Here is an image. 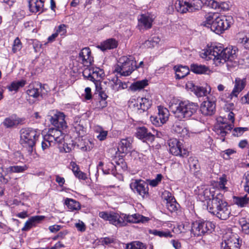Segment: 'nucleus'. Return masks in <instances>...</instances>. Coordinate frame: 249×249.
Here are the masks:
<instances>
[{"label":"nucleus","mask_w":249,"mask_h":249,"mask_svg":"<svg viewBox=\"0 0 249 249\" xmlns=\"http://www.w3.org/2000/svg\"><path fill=\"white\" fill-rule=\"evenodd\" d=\"M44 89V86L40 83L35 82L29 85L26 93L30 97L37 98L40 96L42 97L43 95L45 94L43 91Z\"/></svg>","instance_id":"16"},{"label":"nucleus","mask_w":249,"mask_h":249,"mask_svg":"<svg viewBox=\"0 0 249 249\" xmlns=\"http://www.w3.org/2000/svg\"><path fill=\"white\" fill-rule=\"evenodd\" d=\"M125 249H146V247L142 243L136 241L126 244Z\"/></svg>","instance_id":"43"},{"label":"nucleus","mask_w":249,"mask_h":249,"mask_svg":"<svg viewBox=\"0 0 249 249\" xmlns=\"http://www.w3.org/2000/svg\"><path fill=\"white\" fill-rule=\"evenodd\" d=\"M95 87H96V90L97 92H99V95L102 98V100H104L105 106L107 104L105 101L107 98V94L102 90V89L101 87H100V85H98V83H95Z\"/></svg>","instance_id":"53"},{"label":"nucleus","mask_w":249,"mask_h":249,"mask_svg":"<svg viewBox=\"0 0 249 249\" xmlns=\"http://www.w3.org/2000/svg\"><path fill=\"white\" fill-rule=\"evenodd\" d=\"M22 48V44L21 41L18 37H17L13 43L12 50L14 53L19 51Z\"/></svg>","instance_id":"54"},{"label":"nucleus","mask_w":249,"mask_h":249,"mask_svg":"<svg viewBox=\"0 0 249 249\" xmlns=\"http://www.w3.org/2000/svg\"><path fill=\"white\" fill-rule=\"evenodd\" d=\"M188 1L187 0H177L175 3V7L178 12L185 13L189 12Z\"/></svg>","instance_id":"28"},{"label":"nucleus","mask_w":249,"mask_h":249,"mask_svg":"<svg viewBox=\"0 0 249 249\" xmlns=\"http://www.w3.org/2000/svg\"><path fill=\"white\" fill-rule=\"evenodd\" d=\"M169 146L170 153L175 156L184 157L188 155V151L183 148L182 144L176 139L169 141Z\"/></svg>","instance_id":"14"},{"label":"nucleus","mask_w":249,"mask_h":249,"mask_svg":"<svg viewBox=\"0 0 249 249\" xmlns=\"http://www.w3.org/2000/svg\"><path fill=\"white\" fill-rule=\"evenodd\" d=\"M40 132L33 128H23L20 130V143L24 146H28L32 151Z\"/></svg>","instance_id":"9"},{"label":"nucleus","mask_w":249,"mask_h":249,"mask_svg":"<svg viewBox=\"0 0 249 249\" xmlns=\"http://www.w3.org/2000/svg\"><path fill=\"white\" fill-rule=\"evenodd\" d=\"M150 233L159 237H172L173 235L171 232L168 230L159 231L157 230H153Z\"/></svg>","instance_id":"44"},{"label":"nucleus","mask_w":249,"mask_h":249,"mask_svg":"<svg viewBox=\"0 0 249 249\" xmlns=\"http://www.w3.org/2000/svg\"><path fill=\"white\" fill-rule=\"evenodd\" d=\"M205 18V21H203L201 24L204 26L209 27L210 25L211 26L213 21V14L209 13L206 15Z\"/></svg>","instance_id":"50"},{"label":"nucleus","mask_w":249,"mask_h":249,"mask_svg":"<svg viewBox=\"0 0 249 249\" xmlns=\"http://www.w3.org/2000/svg\"><path fill=\"white\" fill-rule=\"evenodd\" d=\"M166 206L170 212L173 213L176 212L178 210L179 205L177 202L176 199H174L168 202H166Z\"/></svg>","instance_id":"47"},{"label":"nucleus","mask_w":249,"mask_h":249,"mask_svg":"<svg viewBox=\"0 0 249 249\" xmlns=\"http://www.w3.org/2000/svg\"><path fill=\"white\" fill-rule=\"evenodd\" d=\"M189 85L191 87L190 89H191L192 91L197 96V97H202L204 96H206L207 93L209 92H210L211 88L209 87H201L198 86L194 85L193 83H189L187 85V86H189Z\"/></svg>","instance_id":"22"},{"label":"nucleus","mask_w":249,"mask_h":249,"mask_svg":"<svg viewBox=\"0 0 249 249\" xmlns=\"http://www.w3.org/2000/svg\"><path fill=\"white\" fill-rule=\"evenodd\" d=\"M74 176L78 178L79 179H81L83 180H85L87 178L86 174L83 173V172L79 170L77 172L74 174Z\"/></svg>","instance_id":"63"},{"label":"nucleus","mask_w":249,"mask_h":249,"mask_svg":"<svg viewBox=\"0 0 249 249\" xmlns=\"http://www.w3.org/2000/svg\"><path fill=\"white\" fill-rule=\"evenodd\" d=\"M65 204L71 211L77 210L80 208L79 203L71 198H67L65 200Z\"/></svg>","instance_id":"34"},{"label":"nucleus","mask_w":249,"mask_h":249,"mask_svg":"<svg viewBox=\"0 0 249 249\" xmlns=\"http://www.w3.org/2000/svg\"><path fill=\"white\" fill-rule=\"evenodd\" d=\"M44 0H30L29 2L30 11L36 13L41 11L44 6Z\"/></svg>","instance_id":"27"},{"label":"nucleus","mask_w":249,"mask_h":249,"mask_svg":"<svg viewBox=\"0 0 249 249\" xmlns=\"http://www.w3.org/2000/svg\"><path fill=\"white\" fill-rule=\"evenodd\" d=\"M18 123L19 120L15 115H12L5 118L3 122L4 125L7 128L12 127Z\"/></svg>","instance_id":"31"},{"label":"nucleus","mask_w":249,"mask_h":249,"mask_svg":"<svg viewBox=\"0 0 249 249\" xmlns=\"http://www.w3.org/2000/svg\"><path fill=\"white\" fill-rule=\"evenodd\" d=\"M248 128L247 127H236L235 128L233 131V135L235 136H240L246 131Z\"/></svg>","instance_id":"57"},{"label":"nucleus","mask_w":249,"mask_h":249,"mask_svg":"<svg viewBox=\"0 0 249 249\" xmlns=\"http://www.w3.org/2000/svg\"><path fill=\"white\" fill-rule=\"evenodd\" d=\"M136 61L132 56H123L120 58L115 71L121 75H129L136 69Z\"/></svg>","instance_id":"7"},{"label":"nucleus","mask_w":249,"mask_h":249,"mask_svg":"<svg viewBox=\"0 0 249 249\" xmlns=\"http://www.w3.org/2000/svg\"><path fill=\"white\" fill-rule=\"evenodd\" d=\"M26 84V81L22 80L18 81L13 82L10 85L8 86V89L11 91H17L20 88L24 87Z\"/></svg>","instance_id":"40"},{"label":"nucleus","mask_w":249,"mask_h":249,"mask_svg":"<svg viewBox=\"0 0 249 249\" xmlns=\"http://www.w3.org/2000/svg\"><path fill=\"white\" fill-rule=\"evenodd\" d=\"M231 17H220L216 18L213 21L211 29L217 34H222L231 25Z\"/></svg>","instance_id":"11"},{"label":"nucleus","mask_w":249,"mask_h":249,"mask_svg":"<svg viewBox=\"0 0 249 249\" xmlns=\"http://www.w3.org/2000/svg\"><path fill=\"white\" fill-rule=\"evenodd\" d=\"M154 20L153 16L150 14H142L138 17L137 27L140 31L146 30L150 29Z\"/></svg>","instance_id":"15"},{"label":"nucleus","mask_w":249,"mask_h":249,"mask_svg":"<svg viewBox=\"0 0 249 249\" xmlns=\"http://www.w3.org/2000/svg\"><path fill=\"white\" fill-rule=\"evenodd\" d=\"M200 56L206 60L212 59L216 66H219L234 60L237 57L236 49L233 47L223 49L220 45H215L202 50Z\"/></svg>","instance_id":"2"},{"label":"nucleus","mask_w":249,"mask_h":249,"mask_svg":"<svg viewBox=\"0 0 249 249\" xmlns=\"http://www.w3.org/2000/svg\"><path fill=\"white\" fill-rule=\"evenodd\" d=\"M234 109V105L233 103L226 104L224 109L227 114L224 117H220L218 119L219 124L215 127V131L222 137H224L233 127L234 122V114L233 112Z\"/></svg>","instance_id":"6"},{"label":"nucleus","mask_w":249,"mask_h":249,"mask_svg":"<svg viewBox=\"0 0 249 249\" xmlns=\"http://www.w3.org/2000/svg\"><path fill=\"white\" fill-rule=\"evenodd\" d=\"M173 130L183 138L190 136V132L183 122H176L173 126Z\"/></svg>","instance_id":"20"},{"label":"nucleus","mask_w":249,"mask_h":249,"mask_svg":"<svg viewBox=\"0 0 249 249\" xmlns=\"http://www.w3.org/2000/svg\"><path fill=\"white\" fill-rule=\"evenodd\" d=\"M136 103L133 104L137 110L142 111L147 110L151 106L152 102L146 98H139Z\"/></svg>","instance_id":"23"},{"label":"nucleus","mask_w":249,"mask_h":249,"mask_svg":"<svg viewBox=\"0 0 249 249\" xmlns=\"http://www.w3.org/2000/svg\"><path fill=\"white\" fill-rule=\"evenodd\" d=\"M162 197L166 201V202H168L175 199V198L172 196V194L167 191H165L162 193Z\"/></svg>","instance_id":"59"},{"label":"nucleus","mask_w":249,"mask_h":249,"mask_svg":"<svg viewBox=\"0 0 249 249\" xmlns=\"http://www.w3.org/2000/svg\"><path fill=\"white\" fill-rule=\"evenodd\" d=\"M169 107L176 117L182 119L191 117L196 112L198 107L195 103L189 101H181L174 98L170 100Z\"/></svg>","instance_id":"4"},{"label":"nucleus","mask_w":249,"mask_h":249,"mask_svg":"<svg viewBox=\"0 0 249 249\" xmlns=\"http://www.w3.org/2000/svg\"><path fill=\"white\" fill-rule=\"evenodd\" d=\"M235 152V151L234 150L231 149H228L222 151L221 155L225 159H228L230 156Z\"/></svg>","instance_id":"61"},{"label":"nucleus","mask_w":249,"mask_h":249,"mask_svg":"<svg viewBox=\"0 0 249 249\" xmlns=\"http://www.w3.org/2000/svg\"><path fill=\"white\" fill-rule=\"evenodd\" d=\"M214 227V224L211 221L197 220L192 222L190 232L194 236H201L211 232Z\"/></svg>","instance_id":"8"},{"label":"nucleus","mask_w":249,"mask_h":249,"mask_svg":"<svg viewBox=\"0 0 249 249\" xmlns=\"http://www.w3.org/2000/svg\"><path fill=\"white\" fill-rule=\"evenodd\" d=\"M67 30H66V26L65 24H61L60 25L57 29L55 33L57 34V36L59 35L61 36H65L66 34Z\"/></svg>","instance_id":"55"},{"label":"nucleus","mask_w":249,"mask_h":249,"mask_svg":"<svg viewBox=\"0 0 249 249\" xmlns=\"http://www.w3.org/2000/svg\"><path fill=\"white\" fill-rule=\"evenodd\" d=\"M75 226L79 231H84L86 230V226L81 221L79 220L78 223H75Z\"/></svg>","instance_id":"62"},{"label":"nucleus","mask_w":249,"mask_h":249,"mask_svg":"<svg viewBox=\"0 0 249 249\" xmlns=\"http://www.w3.org/2000/svg\"><path fill=\"white\" fill-rule=\"evenodd\" d=\"M216 98L212 95L207 97L200 106V111L205 116L212 115L215 111Z\"/></svg>","instance_id":"12"},{"label":"nucleus","mask_w":249,"mask_h":249,"mask_svg":"<svg viewBox=\"0 0 249 249\" xmlns=\"http://www.w3.org/2000/svg\"><path fill=\"white\" fill-rule=\"evenodd\" d=\"M73 131L76 132L77 136L82 137L85 135L84 127L80 124H76L73 126Z\"/></svg>","instance_id":"49"},{"label":"nucleus","mask_w":249,"mask_h":249,"mask_svg":"<svg viewBox=\"0 0 249 249\" xmlns=\"http://www.w3.org/2000/svg\"><path fill=\"white\" fill-rule=\"evenodd\" d=\"M111 88L113 90L118 91L121 89H126L127 85L125 83L122 82L120 80L116 78L112 80Z\"/></svg>","instance_id":"36"},{"label":"nucleus","mask_w":249,"mask_h":249,"mask_svg":"<svg viewBox=\"0 0 249 249\" xmlns=\"http://www.w3.org/2000/svg\"><path fill=\"white\" fill-rule=\"evenodd\" d=\"M117 46L118 42L115 39L109 38L101 42L97 47L104 52L107 50L116 48Z\"/></svg>","instance_id":"26"},{"label":"nucleus","mask_w":249,"mask_h":249,"mask_svg":"<svg viewBox=\"0 0 249 249\" xmlns=\"http://www.w3.org/2000/svg\"><path fill=\"white\" fill-rule=\"evenodd\" d=\"M227 182V179L226 176L225 175H223L222 176L220 177L219 178L218 185L219 188L221 190L227 191V188L225 186Z\"/></svg>","instance_id":"52"},{"label":"nucleus","mask_w":249,"mask_h":249,"mask_svg":"<svg viewBox=\"0 0 249 249\" xmlns=\"http://www.w3.org/2000/svg\"><path fill=\"white\" fill-rule=\"evenodd\" d=\"M132 190L143 198L147 196L148 194V184L142 180H135L130 184Z\"/></svg>","instance_id":"13"},{"label":"nucleus","mask_w":249,"mask_h":249,"mask_svg":"<svg viewBox=\"0 0 249 249\" xmlns=\"http://www.w3.org/2000/svg\"><path fill=\"white\" fill-rule=\"evenodd\" d=\"M99 216L105 220L108 221L109 223L116 227L125 226L127 223H145L149 220L148 217L139 213L127 215L114 212H100Z\"/></svg>","instance_id":"3"},{"label":"nucleus","mask_w":249,"mask_h":249,"mask_svg":"<svg viewBox=\"0 0 249 249\" xmlns=\"http://www.w3.org/2000/svg\"><path fill=\"white\" fill-rule=\"evenodd\" d=\"M162 178V176L161 174H158L155 179L150 181L149 184L153 187H155L161 181Z\"/></svg>","instance_id":"56"},{"label":"nucleus","mask_w":249,"mask_h":249,"mask_svg":"<svg viewBox=\"0 0 249 249\" xmlns=\"http://www.w3.org/2000/svg\"><path fill=\"white\" fill-rule=\"evenodd\" d=\"M169 115V111L167 108L160 106L158 107V115L161 122L165 123L168 120Z\"/></svg>","instance_id":"33"},{"label":"nucleus","mask_w":249,"mask_h":249,"mask_svg":"<svg viewBox=\"0 0 249 249\" xmlns=\"http://www.w3.org/2000/svg\"><path fill=\"white\" fill-rule=\"evenodd\" d=\"M85 99L87 100H90L92 98L91 93V89L89 87H87L85 89Z\"/></svg>","instance_id":"64"},{"label":"nucleus","mask_w":249,"mask_h":249,"mask_svg":"<svg viewBox=\"0 0 249 249\" xmlns=\"http://www.w3.org/2000/svg\"><path fill=\"white\" fill-rule=\"evenodd\" d=\"M238 42L241 43L245 48L249 50V34L238 35Z\"/></svg>","instance_id":"39"},{"label":"nucleus","mask_w":249,"mask_h":249,"mask_svg":"<svg viewBox=\"0 0 249 249\" xmlns=\"http://www.w3.org/2000/svg\"><path fill=\"white\" fill-rule=\"evenodd\" d=\"M188 1L189 12L199 10L201 7L202 1L200 0H189Z\"/></svg>","instance_id":"37"},{"label":"nucleus","mask_w":249,"mask_h":249,"mask_svg":"<svg viewBox=\"0 0 249 249\" xmlns=\"http://www.w3.org/2000/svg\"><path fill=\"white\" fill-rule=\"evenodd\" d=\"M204 4L210 8L219 11V3L214 0H206Z\"/></svg>","instance_id":"51"},{"label":"nucleus","mask_w":249,"mask_h":249,"mask_svg":"<svg viewBox=\"0 0 249 249\" xmlns=\"http://www.w3.org/2000/svg\"><path fill=\"white\" fill-rule=\"evenodd\" d=\"M160 41V39L158 36H154L149 40L144 42L145 46L148 47H154L158 44Z\"/></svg>","instance_id":"48"},{"label":"nucleus","mask_w":249,"mask_h":249,"mask_svg":"<svg viewBox=\"0 0 249 249\" xmlns=\"http://www.w3.org/2000/svg\"><path fill=\"white\" fill-rule=\"evenodd\" d=\"M44 218L45 216L43 215H36L31 217L25 222L24 226L22 229V231H28L32 227L35 226L36 224L39 223Z\"/></svg>","instance_id":"25"},{"label":"nucleus","mask_w":249,"mask_h":249,"mask_svg":"<svg viewBox=\"0 0 249 249\" xmlns=\"http://www.w3.org/2000/svg\"><path fill=\"white\" fill-rule=\"evenodd\" d=\"M191 70L196 74H208L210 71L208 67L204 65L193 64L190 66Z\"/></svg>","instance_id":"30"},{"label":"nucleus","mask_w":249,"mask_h":249,"mask_svg":"<svg viewBox=\"0 0 249 249\" xmlns=\"http://www.w3.org/2000/svg\"><path fill=\"white\" fill-rule=\"evenodd\" d=\"M83 75L85 79L93 82L95 84L98 82L99 85H100V80L104 76V72L99 68L89 67L83 70Z\"/></svg>","instance_id":"10"},{"label":"nucleus","mask_w":249,"mask_h":249,"mask_svg":"<svg viewBox=\"0 0 249 249\" xmlns=\"http://www.w3.org/2000/svg\"><path fill=\"white\" fill-rule=\"evenodd\" d=\"M190 228L189 226V224L187 222L182 223V224L178 226L179 230L180 231V232H186L188 231H190Z\"/></svg>","instance_id":"60"},{"label":"nucleus","mask_w":249,"mask_h":249,"mask_svg":"<svg viewBox=\"0 0 249 249\" xmlns=\"http://www.w3.org/2000/svg\"><path fill=\"white\" fill-rule=\"evenodd\" d=\"M94 144L89 140H82L78 144V146L83 151H90L93 147Z\"/></svg>","instance_id":"35"},{"label":"nucleus","mask_w":249,"mask_h":249,"mask_svg":"<svg viewBox=\"0 0 249 249\" xmlns=\"http://www.w3.org/2000/svg\"><path fill=\"white\" fill-rule=\"evenodd\" d=\"M65 115L63 112L55 111L50 118L51 124L56 128H50L48 133L44 136L41 146L43 150L56 143H61L64 141V136L61 129L67 128L65 120Z\"/></svg>","instance_id":"1"},{"label":"nucleus","mask_w":249,"mask_h":249,"mask_svg":"<svg viewBox=\"0 0 249 249\" xmlns=\"http://www.w3.org/2000/svg\"><path fill=\"white\" fill-rule=\"evenodd\" d=\"M174 70L176 71V78L178 79L184 78L188 75L190 72V70L187 66H175Z\"/></svg>","instance_id":"29"},{"label":"nucleus","mask_w":249,"mask_h":249,"mask_svg":"<svg viewBox=\"0 0 249 249\" xmlns=\"http://www.w3.org/2000/svg\"><path fill=\"white\" fill-rule=\"evenodd\" d=\"M246 86V79H241L236 78L234 82V88L230 94V97L232 99L233 97H237L239 93L245 88Z\"/></svg>","instance_id":"21"},{"label":"nucleus","mask_w":249,"mask_h":249,"mask_svg":"<svg viewBox=\"0 0 249 249\" xmlns=\"http://www.w3.org/2000/svg\"><path fill=\"white\" fill-rule=\"evenodd\" d=\"M138 138L146 142H152L154 140L155 134H152L147 131L145 127H140L137 128L136 133Z\"/></svg>","instance_id":"19"},{"label":"nucleus","mask_w":249,"mask_h":249,"mask_svg":"<svg viewBox=\"0 0 249 249\" xmlns=\"http://www.w3.org/2000/svg\"><path fill=\"white\" fill-rule=\"evenodd\" d=\"M239 238L237 235H232L221 243V249H239Z\"/></svg>","instance_id":"18"},{"label":"nucleus","mask_w":249,"mask_h":249,"mask_svg":"<svg viewBox=\"0 0 249 249\" xmlns=\"http://www.w3.org/2000/svg\"><path fill=\"white\" fill-rule=\"evenodd\" d=\"M207 209L221 220H227L231 214L230 206L221 193L217 194L215 197L208 203Z\"/></svg>","instance_id":"5"},{"label":"nucleus","mask_w":249,"mask_h":249,"mask_svg":"<svg viewBox=\"0 0 249 249\" xmlns=\"http://www.w3.org/2000/svg\"><path fill=\"white\" fill-rule=\"evenodd\" d=\"M214 188L210 189L206 188L204 189L202 193L200 194V195L203 196L205 200H208L207 203L215 197L214 194Z\"/></svg>","instance_id":"38"},{"label":"nucleus","mask_w":249,"mask_h":249,"mask_svg":"<svg viewBox=\"0 0 249 249\" xmlns=\"http://www.w3.org/2000/svg\"><path fill=\"white\" fill-rule=\"evenodd\" d=\"M27 167L26 165L18 166L14 165L11 166L7 168V172L11 173H22L27 169Z\"/></svg>","instance_id":"46"},{"label":"nucleus","mask_w":249,"mask_h":249,"mask_svg":"<svg viewBox=\"0 0 249 249\" xmlns=\"http://www.w3.org/2000/svg\"><path fill=\"white\" fill-rule=\"evenodd\" d=\"M132 139L131 137L123 139L119 143L118 151L122 153H126L131 148Z\"/></svg>","instance_id":"24"},{"label":"nucleus","mask_w":249,"mask_h":249,"mask_svg":"<svg viewBox=\"0 0 249 249\" xmlns=\"http://www.w3.org/2000/svg\"><path fill=\"white\" fill-rule=\"evenodd\" d=\"M148 84V81L146 79L136 81L130 86L131 90L135 91L141 90L145 88Z\"/></svg>","instance_id":"32"},{"label":"nucleus","mask_w":249,"mask_h":249,"mask_svg":"<svg viewBox=\"0 0 249 249\" xmlns=\"http://www.w3.org/2000/svg\"><path fill=\"white\" fill-rule=\"evenodd\" d=\"M188 162L190 169L192 171L196 172L199 170L200 166L198 161L196 158L193 157L189 158Z\"/></svg>","instance_id":"42"},{"label":"nucleus","mask_w":249,"mask_h":249,"mask_svg":"<svg viewBox=\"0 0 249 249\" xmlns=\"http://www.w3.org/2000/svg\"><path fill=\"white\" fill-rule=\"evenodd\" d=\"M234 201L236 204L241 207H244L249 201V198L247 196H237L234 197Z\"/></svg>","instance_id":"45"},{"label":"nucleus","mask_w":249,"mask_h":249,"mask_svg":"<svg viewBox=\"0 0 249 249\" xmlns=\"http://www.w3.org/2000/svg\"><path fill=\"white\" fill-rule=\"evenodd\" d=\"M78 59L85 67H89L93 62V58L91 55L90 49L89 47L82 49L79 53Z\"/></svg>","instance_id":"17"},{"label":"nucleus","mask_w":249,"mask_h":249,"mask_svg":"<svg viewBox=\"0 0 249 249\" xmlns=\"http://www.w3.org/2000/svg\"><path fill=\"white\" fill-rule=\"evenodd\" d=\"M150 120L152 124L156 126H160L164 124L163 122L160 121V119H159V116H151Z\"/></svg>","instance_id":"58"},{"label":"nucleus","mask_w":249,"mask_h":249,"mask_svg":"<svg viewBox=\"0 0 249 249\" xmlns=\"http://www.w3.org/2000/svg\"><path fill=\"white\" fill-rule=\"evenodd\" d=\"M94 130L95 132L98 133L96 137L99 140L102 141L107 138L108 134L107 131L104 130L102 127L99 126H96Z\"/></svg>","instance_id":"41"}]
</instances>
